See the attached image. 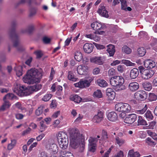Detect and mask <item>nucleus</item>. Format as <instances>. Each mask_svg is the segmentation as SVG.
Masks as SVG:
<instances>
[{
	"instance_id": "8fccbe9b",
	"label": "nucleus",
	"mask_w": 157,
	"mask_h": 157,
	"mask_svg": "<svg viewBox=\"0 0 157 157\" xmlns=\"http://www.w3.org/2000/svg\"><path fill=\"white\" fill-rule=\"evenodd\" d=\"M52 96V94H46L44 96L42 100L44 101H48L51 98Z\"/></svg>"
},
{
	"instance_id": "e2e57ef3",
	"label": "nucleus",
	"mask_w": 157,
	"mask_h": 157,
	"mask_svg": "<svg viewBox=\"0 0 157 157\" xmlns=\"http://www.w3.org/2000/svg\"><path fill=\"white\" fill-rule=\"evenodd\" d=\"M43 42L45 44H48L50 43L51 39L45 36L43 38Z\"/></svg>"
},
{
	"instance_id": "5fc2aeb1",
	"label": "nucleus",
	"mask_w": 157,
	"mask_h": 157,
	"mask_svg": "<svg viewBox=\"0 0 157 157\" xmlns=\"http://www.w3.org/2000/svg\"><path fill=\"white\" fill-rule=\"evenodd\" d=\"M121 4V9L125 10L126 8L127 5V2L126 0H120Z\"/></svg>"
},
{
	"instance_id": "a19ab883",
	"label": "nucleus",
	"mask_w": 157,
	"mask_h": 157,
	"mask_svg": "<svg viewBox=\"0 0 157 157\" xmlns=\"http://www.w3.org/2000/svg\"><path fill=\"white\" fill-rule=\"evenodd\" d=\"M63 142H60V144H59L60 147L63 150L66 149L68 147V141H67V140L65 139Z\"/></svg>"
},
{
	"instance_id": "69168bd1",
	"label": "nucleus",
	"mask_w": 157,
	"mask_h": 157,
	"mask_svg": "<svg viewBox=\"0 0 157 157\" xmlns=\"http://www.w3.org/2000/svg\"><path fill=\"white\" fill-rule=\"evenodd\" d=\"M108 74L109 76H113L115 74V70L113 68L110 69L108 71Z\"/></svg>"
},
{
	"instance_id": "e433bc0d",
	"label": "nucleus",
	"mask_w": 157,
	"mask_h": 157,
	"mask_svg": "<svg viewBox=\"0 0 157 157\" xmlns=\"http://www.w3.org/2000/svg\"><path fill=\"white\" fill-rule=\"evenodd\" d=\"M116 143L119 146H121L125 142V140L122 138H120L119 136H117L115 138Z\"/></svg>"
},
{
	"instance_id": "0e129e2a",
	"label": "nucleus",
	"mask_w": 157,
	"mask_h": 157,
	"mask_svg": "<svg viewBox=\"0 0 157 157\" xmlns=\"http://www.w3.org/2000/svg\"><path fill=\"white\" fill-rule=\"evenodd\" d=\"M156 124V122L154 121H151L149 125L147 126L148 128L153 129L154 127Z\"/></svg>"
},
{
	"instance_id": "1a4fd4ad",
	"label": "nucleus",
	"mask_w": 157,
	"mask_h": 157,
	"mask_svg": "<svg viewBox=\"0 0 157 157\" xmlns=\"http://www.w3.org/2000/svg\"><path fill=\"white\" fill-rule=\"evenodd\" d=\"M155 73V71L153 70L145 69L141 75V76L143 78L147 80L151 77Z\"/></svg>"
},
{
	"instance_id": "6ab92c4d",
	"label": "nucleus",
	"mask_w": 157,
	"mask_h": 157,
	"mask_svg": "<svg viewBox=\"0 0 157 157\" xmlns=\"http://www.w3.org/2000/svg\"><path fill=\"white\" fill-rule=\"evenodd\" d=\"M107 117L109 120L110 121L114 122L117 119V114L114 112H111L108 113Z\"/></svg>"
},
{
	"instance_id": "423d86ee",
	"label": "nucleus",
	"mask_w": 157,
	"mask_h": 157,
	"mask_svg": "<svg viewBox=\"0 0 157 157\" xmlns=\"http://www.w3.org/2000/svg\"><path fill=\"white\" fill-rule=\"evenodd\" d=\"M17 98V96L12 93H9L6 94L3 98L4 103L0 108V111H4L6 109L9 108L11 104L10 102L6 100L7 99L13 100L16 99Z\"/></svg>"
},
{
	"instance_id": "680f3d73",
	"label": "nucleus",
	"mask_w": 157,
	"mask_h": 157,
	"mask_svg": "<svg viewBox=\"0 0 157 157\" xmlns=\"http://www.w3.org/2000/svg\"><path fill=\"white\" fill-rule=\"evenodd\" d=\"M55 71L53 68V67H52L51 70V71L49 76V79L50 80H52L54 76V75H55Z\"/></svg>"
},
{
	"instance_id": "4468645a",
	"label": "nucleus",
	"mask_w": 157,
	"mask_h": 157,
	"mask_svg": "<svg viewBox=\"0 0 157 157\" xmlns=\"http://www.w3.org/2000/svg\"><path fill=\"white\" fill-rule=\"evenodd\" d=\"M144 65L145 67L147 68H153L156 66L155 63L151 59H146L144 61Z\"/></svg>"
},
{
	"instance_id": "cd10ccee",
	"label": "nucleus",
	"mask_w": 157,
	"mask_h": 157,
	"mask_svg": "<svg viewBox=\"0 0 157 157\" xmlns=\"http://www.w3.org/2000/svg\"><path fill=\"white\" fill-rule=\"evenodd\" d=\"M57 136L58 140H62L63 139L68 137L66 133L63 132H59Z\"/></svg>"
},
{
	"instance_id": "7ed1b4c3",
	"label": "nucleus",
	"mask_w": 157,
	"mask_h": 157,
	"mask_svg": "<svg viewBox=\"0 0 157 157\" xmlns=\"http://www.w3.org/2000/svg\"><path fill=\"white\" fill-rule=\"evenodd\" d=\"M16 25L15 21H13L12 22L11 29L10 32V37L11 39L13 41V47H17L18 51H22L24 50V49L22 47L18 46L19 41L18 36L15 32Z\"/></svg>"
},
{
	"instance_id": "f257e3e1",
	"label": "nucleus",
	"mask_w": 157,
	"mask_h": 157,
	"mask_svg": "<svg viewBox=\"0 0 157 157\" xmlns=\"http://www.w3.org/2000/svg\"><path fill=\"white\" fill-rule=\"evenodd\" d=\"M71 138L70 144L74 148H76L81 142L79 151L82 152L85 149V143L84 136L80 134L78 130L75 128L71 129L69 132Z\"/></svg>"
},
{
	"instance_id": "864d4df0",
	"label": "nucleus",
	"mask_w": 157,
	"mask_h": 157,
	"mask_svg": "<svg viewBox=\"0 0 157 157\" xmlns=\"http://www.w3.org/2000/svg\"><path fill=\"white\" fill-rule=\"evenodd\" d=\"M16 118L18 120H22L25 116V115L20 113H17L15 114Z\"/></svg>"
},
{
	"instance_id": "a878e982",
	"label": "nucleus",
	"mask_w": 157,
	"mask_h": 157,
	"mask_svg": "<svg viewBox=\"0 0 157 157\" xmlns=\"http://www.w3.org/2000/svg\"><path fill=\"white\" fill-rule=\"evenodd\" d=\"M96 82L99 86L102 87H105L107 86L108 85L106 82L102 79H98Z\"/></svg>"
},
{
	"instance_id": "4be33fe9",
	"label": "nucleus",
	"mask_w": 157,
	"mask_h": 157,
	"mask_svg": "<svg viewBox=\"0 0 157 157\" xmlns=\"http://www.w3.org/2000/svg\"><path fill=\"white\" fill-rule=\"evenodd\" d=\"M139 74L138 69L136 68H134L132 69L130 71V77L132 79H135L138 76Z\"/></svg>"
},
{
	"instance_id": "bb28decb",
	"label": "nucleus",
	"mask_w": 157,
	"mask_h": 157,
	"mask_svg": "<svg viewBox=\"0 0 157 157\" xmlns=\"http://www.w3.org/2000/svg\"><path fill=\"white\" fill-rule=\"evenodd\" d=\"M100 138V136L99 135L97 136V137H90L89 140L90 145H96V143Z\"/></svg>"
},
{
	"instance_id": "49530a36",
	"label": "nucleus",
	"mask_w": 157,
	"mask_h": 157,
	"mask_svg": "<svg viewBox=\"0 0 157 157\" xmlns=\"http://www.w3.org/2000/svg\"><path fill=\"white\" fill-rule=\"evenodd\" d=\"M72 100L75 102L79 103L81 101L82 98L78 95H74L73 96V97L72 98Z\"/></svg>"
},
{
	"instance_id": "6e6552de",
	"label": "nucleus",
	"mask_w": 157,
	"mask_h": 157,
	"mask_svg": "<svg viewBox=\"0 0 157 157\" xmlns=\"http://www.w3.org/2000/svg\"><path fill=\"white\" fill-rule=\"evenodd\" d=\"M134 96L137 100L144 101L147 98V94L145 91L140 90L135 93Z\"/></svg>"
},
{
	"instance_id": "774afa93",
	"label": "nucleus",
	"mask_w": 157,
	"mask_h": 157,
	"mask_svg": "<svg viewBox=\"0 0 157 157\" xmlns=\"http://www.w3.org/2000/svg\"><path fill=\"white\" fill-rule=\"evenodd\" d=\"M151 84L153 87L157 86V77L154 78L152 81Z\"/></svg>"
},
{
	"instance_id": "ddd939ff",
	"label": "nucleus",
	"mask_w": 157,
	"mask_h": 157,
	"mask_svg": "<svg viewBox=\"0 0 157 157\" xmlns=\"http://www.w3.org/2000/svg\"><path fill=\"white\" fill-rule=\"evenodd\" d=\"M104 116V113L101 111H99L97 115L94 116L93 121L95 123H99L103 120Z\"/></svg>"
},
{
	"instance_id": "b1692460",
	"label": "nucleus",
	"mask_w": 157,
	"mask_h": 157,
	"mask_svg": "<svg viewBox=\"0 0 157 157\" xmlns=\"http://www.w3.org/2000/svg\"><path fill=\"white\" fill-rule=\"evenodd\" d=\"M107 51L110 56H113L115 52L114 46L112 44L109 45L108 46Z\"/></svg>"
},
{
	"instance_id": "aec40b11",
	"label": "nucleus",
	"mask_w": 157,
	"mask_h": 157,
	"mask_svg": "<svg viewBox=\"0 0 157 157\" xmlns=\"http://www.w3.org/2000/svg\"><path fill=\"white\" fill-rule=\"evenodd\" d=\"M91 26L93 29L96 31L100 30L103 28L101 24L97 21L93 22Z\"/></svg>"
},
{
	"instance_id": "de8ad7c7",
	"label": "nucleus",
	"mask_w": 157,
	"mask_h": 157,
	"mask_svg": "<svg viewBox=\"0 0 157 157\" xmlns=\"http://www.w3.org/2000/svg\"><path fill=\"white\" fill-rule=\"evenodd\" d=\"M122 50L127 54H129L132 52L131 49L126 45H124L122 47Z\"/></svg>"
},
{
	"instance_id": "052dcab7",
	"label": "nucleus",
	"mask_w": 157,
	"mask_h": 157,
	"mask_svg": "<svg viewBox=\"0 0 157 157\" xmlns=\"http://www.w3.org/2000/svg\"><path fill=\"white\" fill-rule=\"evenodd\" d=\"M124 65H119L117 68V71L120 73H122L124 69Z\"/></svg>"
},
{
	"instance_id": "338daca9",
	"label": "nucleus",
	"mask_w": 157,
	"mask_h": 157,
	"mask_svg": "<svg viewBox=\"0 0 157 157\" xmlns=\"http://www.w3.org/2000/svg\"><path fill=\"white\" fill-rule=\"evenodd\" d=\"M37 144V143L35 142L33 143L32 144H31L30 146L29 149L28 151L30 152L32 150L33 147H36Z\"/></svg>"
},
{
	"instance_id": "4d7b16f0",
	"label": "nucleus",
	"mask_w": 157,
	"mask_h": 157,
	"mask_svg": "<svg viewBox=\"0 0 157 157\" xmlns=\"http://www.w3.org/2000/svg\"><path fill=\"white\" fill-rule=\"evenodd\" d=\"M34 53L36 55V58L40 59L43 56V54L40 50H37L34 52Z\"/></svg>"
},
{
	"instance_id": "ea45409f",
	"label": "nucleus",
	"mask_w": 157,
	"mask_h": 157,
	"mask_svg": "<svg viewBox=\"0 0 157 157\" xmlns=\"http://www.w3.org/2000/svg\"><path fill=\"white\" fill-rule=\"evenodd\" d=\"M138 54L139 56L142 57L144 56L146 53V51L143 47L139 48L138 49Z\"/></svg>"
},
{
	"instance_id": "3c124183",
	"label": "nucleus",
	"mask_w": 157,
	"mask_h": 157,
	"mask_svg": "<svg viewBox=\"0 0 157 157\" xmlns=\"http://www.w3.org/2000/svg\"><path fill=\"white\" fill-rule=\"evenodd\" d=\"M145 142L146 143L150 145H155V142L150 137L147 138L145 140Z\"/></svg>"
},
{
	"instance_id": "72a5a7b5",
	"label": "nucleus",
	"mask_w": 157,
	"mask_h": 157,
	"mask_svg": "<svg viewBox=\"0 0 157 157\" xmlns=\"http://www.w3.org/2000/svg\"><path fill=\"white\" fill-rule=\"evenodd\" d=\"M143 86L145 90L149 91L152 89V85L149 82H145L143 84Z\"/></svg>"
},
{
	"instance_id": "c9c22d12",
	"label": "nucleus",
	"mask_w": 157,
	"mask_h": 157,
	"mask_svg": "<svg viewBox=\"0 0 157 157\" xmlns=\"http://www.w3.org/2000/svg\"><path fill=\"white\" fill-rule=\"evenodd\" d=\"M86 37L91 39L93 40L96 41H98L100 40V38L99 37L93 34L86 35Z\"/></svg>"
},
{
	"instance_id": "c03bdc74",
	"label": "nucleus",
	"mask_w": 157,
	"mask_h": 157,
	"mask_svg": "<svg viewBox=\"0 0 157 157\" xmlns=\"http://www.w3.org/2000/svg\"><path fill=\"white\" fill-rule=\"evenodd\" d=\"M93 96L94 97L100 98L102 97V94L100 90H97L94 92Z\"/></svg>"
},
{
	"instance_id": "dca6fc26",
	"label": "nucleus",
	"mask_w": 157,
	"mask_h": 157,
	"mask_svg": "<svg viewBox=\"0 0 157 157\" xmlns=\"http://www.w3.org/2000/svg\"><path fill=\"white\" fill-rule=\"evenodd\" d=\"M88 69V67L86 65H80L77 68L78 73L80 75H84Z\"/></svg>"
},
{
	"instance_id": "09e8293b",
	"label": "nucleus",
	"mask_w": 157,
	"mask_h": 157,
	"mask_svg": "<svg viewBox=\"0 0 157 157\" xmlns=\"http://www.w3.org/2000/svg\"><path fill=\"white\" fill-rule=\"evenodd\" d=\"M122 62L123 63L127 66H134L135 65V63L128 60H123Z\"/></svg>"
},
{
	"instance_id": "473e14b6",
	"label": "nucleus",
	"mask_w": 157,
	"mask_h": 157,
	"mask_svg": "<svg viewBox=\"0 0 157 157\" xmlns=\"http://www.w3.org/2000/svg\"><path fill=\"white\" fill-rule=\"evenodd\" d=\"M34 29V25H31L28 27L27 29H25L24 30H22L21 33H27L29 34H30L33 32Z\"/></svg>"
},
{
	"instance_id": "603ef678",
	"label": "nucleus",
	"mask_w": 157,
	"mask_h": 157,
	"mask_svg": "<svg viewBox=\"0 0 157 157\" xmlns=\"http://www.w3.org/2000/svg\"><path fill=\"white\" fill-rule=\"evenodd\" d=\"M147 109V106L146 105H145L144 107L142 109L137 110L136 112L138 114H143L146 112Z\"/></svg>"
},
{
	"instance_id": "37998d69",
	"label": "nucleus",
	"mask_w": 157,
	"mask_h": 157,
	"mask_svg": "<svg viewBox=\"0 0 157 157\" xmlns=\"http://www.w3.org/2000/svg\"><path fill=\"white\" fill-rule=\"evenodd\" d=\"M17 141L14 139L11 140V143L9 144L7 146V149L9 150L12 149L16 145Z\"/></svg>"
},
{
	"instance_id": "c85d7f7f",
	"label": "nucleus",
	"mask_w": 157,
	"mask_h": 157,
	"mask_svg": "<svg viewBox=\"0 0 157 157\" xmlns=\"http://www.w3.org/2000/svg\"><path fill=\"white\" fill-rule=\"evenodd\" d=\"M67 78L68 80L73 82H75L78 79L75 76L73 72L71 71H68Z\"/></svg>"
},
{
	"instance_id": "2f4dec72",
	"label": "nucleus",
	"mask_w": 157,
	"mask_h": 157,
	"mask_svg": "<svg viewBox=\"0 0 157 157\" xmlns=\"http://www.w3.org/2000/svg\"><path fill=\"white\" fill-rule=\"evenodd\" d=\"M144 116L148 121H150L153 119V116L150 110H147L144 115Z\"/></svg>"
},
{
	"instance_id": "7c9ffc66",
	"label": "nucleus",
	"mask_w": 157,
	"mask_h": 157,
	"mask_svg": "<svg viewBox=\"0 0 157 157\" xmlns=\"http://www.w3.org/2000/svg\"><path fill=\"white\" fill-rule=\"evenodd\" d=\"M128 155L129 157H140V155L139 152L137 151L134 152L133 149L129 151Z\"/></svg>"
},
{
	"instance_id": "6e6d98bb",
	"label": "nucleus",
	"mask_w": 157,
	"mask_h": 157,
	"mask_svg": "<svg viewBox=\"0 0 157 157\" xmlns=\"http://www.w3.org/2000/svg\"><path fill=\"white\" fill-rule=\"evenodd\" d=\"M44 121H41L40 122V132H42L44 131L45 128H46V126L44 124Z\"/></svg>"
},
{
	"instance_id": "9d476101",
	"label": "nucleus",
	"mask_w": 157,
	"mask_h": 157,
	"mask_svg": "<svg viewBox=\"0 0 157 157\" xmlns=\"http://www.w3.org/2000/svg\"><path fill=\"white\" fill-rule=\"evenodd\" d=\"M90 82L87 80H80L78 82L74 84L75 87L84 88L89 87L90 85Z\"/></svg>"
},
{
	"instance_id": "4c0bfd02",
	"label": "nucleus",
	"mask_w": 157,
	"mask_h": 157,
	"mask_svg": "<svg viewBox=\"0 0 157 157\" xmlns=\"http://www.w3.org/2000/svg\"><path fill=\"white\" fill-rule=\"evenodd\" d=\"M42 85L40 84H36L30 87V89L33 91H37L40 89Z\"/></svg>"
},
{
	"instance_id": "58836bf2",
	"label": "nucleus",
	"mask_w": 157,
	"mask_h": 157,
	"mask_svg": "<svg viewBox=\"0 0 157 157\" xmlns=\"http://www.w3.org/2000/svg\"><path fill=\"white\" fill-rule=\"evenodd\" d=\"M157 99V95L155 93H150L149 94L148 100L150 101H155Z\"/></svg>"
},
{
	"instance_id": "bf43d9fd",
	"label": "nucleus",
	"mask_w": 157,
	"mask_h": 157,
	"mask_svg": "<svg viewBox=\"0 0 157 157\" xmlns=\"http://www.w3.org/2000/svg\"><path fill=\"white\" fill-rule=\"evenodd\" d=\"M108 138V136L107 132L104 130H103L102 136V138L103 140H106Z\"/></svg>"
},
{
	"instance_id": "393cba45",
	"label": "nucleus",
	"mask_w": 157,
	"mask_h": 157,
	"mask_svg": "<svg viewBox=\"0 0 157 157\" xmlns=\"http://www.w3.org/2000/svg\"><path fill=\"white\" fill-rule=\"evenodd\" d=\"M60 157H74V156L70 152L61 151L60 152Z\"/></svg>"
},
{
	"instance_id": "a211bd4d",
	"label": "nucleus",
	"mask_w": 157,
	"mask_h": 157,
	"mask_svg": "<svg viewBox=\"0 0 157 157\" xmlns=\"http://www.w3.org/2000/svg\"><path fill=\"white\" fill-rule=\"evenodd\" d=\"M106 94L110 100H113L115 96V93L113 90L111 88H108L106 90Z\"/></svg>"
},
{
	"instance_id": "39448f33",
	"label": "nucleus",
	"mask_w": 157,
	"mask_h": 157,
	"mask_svg": "<svg viewBox=\"0 0 157 157\" xmlns=\"http://www.w3.org/2000/svg\"><path fill=\"white\" fill-rule=\"evenodd\" d=\"M13 92L18 95L24 96L29 94L28 89L25 86L20 84L16 83L13 88Z\"/></svg>"
},
{
	"instance_id": "20e7f679",
	"label": "nucleus",
	"mask_w": 157,
	"mask_h": 157,
	"mask_svg": "<svg viewBox=\"0 0 157 157\" xmlns=\"http://www.w3.org/2000/svg\"><path fill=\"white\" fill-rule=\"evenodd\" d=\"M124 81L122 77L118 76H114L110 79V84L112 86L119 88L117 89H116V91H119L125 89V86L123 85Z\"/></svg>"
},
{
	"instance_id": "79ce46f5",
	"label": "nucleus",
	"mask_w": 157,
	"mask_h": 157,
	"mask_svg": "<svg viewBox=\"0 0 157 157\" xmlns=\"http://www.w3.org/2000/svg\"><path fill=\"white\" fill-rule=\"evenodd\" d=\"M138 125H147V124L146 121L144 119L141 117L140 116L138 117Z\"/></svg>"
},
{
	"instance_id": "2eb2a0df",
	"label": "nucleus",
	"mask_w": 157,
	"mask_h": 157,
	"mask_svg": "<svg viewBox=\"0 0 157 157\" xmlns=\"http://www.w3.org/2000/svg\"><path fill=\"white\" fill-rule=\"evenodd\" d=\"M94 48V45L91 44L86 43L83 46V49L84 52L87 53L91 52Z\"/></svg>"
},
{
	"instance_id": "412c9836",
	"label": "nucleus",
	"mask_w": 157,
	"mask_h": 157,
	"mask_svg": "<svg viewBox=\"0 0 157 157\" xmlns=\"http://www.w3.org/2000/svg\"><path fill=\"white\" fill-rule=\"evenodd\" d=\"M139 84L136 82H131L128 85L129 90L133 92L136 91L139 88Z\"/></svg>"
},
{
	"instance_id": "f8f14e48",
	"label": "nucleus",
	"mask_w": 157,
	"mask_h": 157,
	"mask_svg": "<svg viewBox=\"0 0 157 157\" xmlns=\"http://www.w3.org/2000/svg\"><path fill=\"white\" fill-rule=\"evenodd\" d=\"M98 12L104 17L108 18L109 17L108 12L106 10L105 7L103 4H101L100 5Z\"/></svg>"
},
{
	"instance_id": "0eeeda50",
	"label": "nucleus",
	"mask_w": 157,
	"mask_h": 157,
	"mask_svg": "<svg viewBox=\"0 0 157 157\" xmlns=\"http://www.w3.org/2000/svg\"><path fill=\"white\" fill-rule=\"evenodd\" d=\"M116 110L121 112L129 113L131 110L130 105L128 103L118 102L116 104L115 107Z\"/></svg>"
},
{
	"instance_id": "5701e85b",
	"label": "nucleus",
	"mask_w": 157,
	"mask_h": 157,
	"mask_svg": "<svg viewBox=\"0 0 157 157\" xmlns=\"http://www.w3.org/2000/svg\"><path fill=\"white\" fill-rule=\"evenodd\" d=\"M46 147L47 149L51 150L53 152L57 153L58 151V147L55 144H47Z\"/></svg>"
},
{
	"instance_id": "f704fd0d",
	"label": "nucleus",
	"mask_w": 157,
	"mask_h": 157,
	"mask_svg": "<svg viewBox=\"0 0 157 157\" xmlns=\"http://www.w3.org/2000/svg\"><path fill=\"white\" fill-rule=\"evenodd\" d=\"M44 107L43 105H41L35 111V114L37 116H39L42 114L44 110Z\"/></svg>"
},
{
	"instance_id": "13d9d810",
	"label": "nucleus",
	"mask_w": 157,
	"mask_h": 157,
	"mask_svg": "<svg viewBox=\"0 0 157 157\" xmlns=\"http://www.w3.org/2000/svg\"><path fill=\"white\" fill-rule=\"evenodd\" d=\"M15 105L19 109L24 110L25 111H26V109L24 107H22L20 102H17L16 103Z\"/></svg>"
},
{
	"instance_id": "9b49d317",
	"label": "nucleus",
	"mask_w": 157,
	"mask_h": 157,
	"mask_svg": "<svg viewBox=\"0 0 157 157\" xmlns=\"http://www.w3.org/2000/svg\"><path fill=\"white\" fill-rule=\"evenodd\" d=\"M137 118L136 115L132 113L128 115L124 119V122L127 124H131L134 123Z\"/></svg>"
},
{
	"instance_id": "a18cd8bd",
	"label": "nucleus",
	"mask_w": 157,
	"mask_h": 157,
	"mask_svg": "<svg viewBox=\"0 0 157 157\" xmlns=\"http://www.w3.org/2000/svg\"><path fill=\"white\" fill-rule=\"evenodd\" d=\"M56 95L57 96L61 95L63 94V88L60 86H58L56 87Z\"/></svg>"
},
{
	"instance_id": "c756f323",
	"label": "nucleus",
	"mask_w": 157,
	"mask_h": 157,
	"mask_svg": "<svg viewBox=\"0 0 157 157\" xmlns=\"http://www.w3.org/2000/svg\"><path fill=\"white\" fill-rule=\"evenodd\" d=\"M74 58L77 61L80 62L83 59L82 54L78 51L76 52L75 54Z\"/></svg>"
},
{
	"instance_id": "f3484780",
	"label": "nucleus",
	"mask_w": 157,
	"mask_h": 157,
	"mask_svg": "<svg viewBox=\"0 0 157 157\" xmlns=\"http://www.w3.org/2000/svg\"><path fill=\"white\" fill-rule=\"evenodd\" d=\"M90 60L91 62L99 65H102L103 63L101 57L100 56H94L91 58Z\"/></svg>"
},
{
	"instance_id": "f03ea898",
	"label": "nucleus",
	"mask_w": 157,
	"mask_h": 157,
	"mask_svg": "<svg viewBox=\"0 0 157 157\" xmlns=\"http://www.w3.org/2000/svg\"><path fill=\"white\" fill-rule=\"evenodd\" d=\"M42 75L41 70H38L35 68L31 69L23 78V80L28 84H33L34 83L40 82Z\"/></svg>"
}]
</instances>
